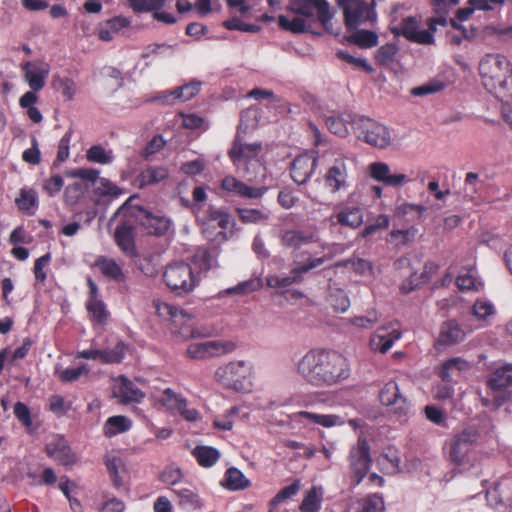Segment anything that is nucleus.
<instances>
[{"mask_svg":"<svg viewBox=\"0 0 512 512\" xmlns=\"http://www.w3.org/2000/svg\"><path fill=\"white\" fill-rule=\"evenodd\" d=\"M296 372L316 387H331L350 377L348 359L333 349H310L296 363Z\"/></svg>","mask_w":512,"mask_h":512,"instance_id":"f257e3e1","label":"nucleus"},{"mask_svg":"<svg viewBox=\"0 0 512 512\" xmlns=\"http://www.w3.org/2000/svg\"><path fill=\"white\" fill-rule=\"evenodd\" d=\"M287 11L295 14L293 18L285 15L278 17L281 29L294 34H300L309 29L311 23L317 20L326 30L333 17L330 5L326 0H289Z\"/></svg>","mask_w":512,"mask_h":512,"instance_id":"f03ea898","label":"nucleus"},{"mask_svg":"<svg viewBox=\"0 0 512 512\" xmlns=\"http://www.w3.org/2000/svg\"><path fill=\"white\" fill-rule=\"evenodd\" d=\"M484 87L498 99L512 97V66L509 60L499 53L485 54L478 65Z\"/></svg>","mask_w":512,"mask_h":512,"instance_id":"7ed1b4c3","label":"nucleus"},{"mask_svg":"<svg viewBox=\"0 0 512 512\" xmlns=\"http://www.w3.org/2000/svg\"><path fill=\"white\" fill-rule=\"evenodd\" d=\"M255 368L250 360L236 359L217 367L214 379L224 387L249 393L254 387Z\"/></svg>","mask_w":512,"mask_h":512,"instance_id":"20e7f679","label":"nucleus"},{"mask_svg":"<svg viewBox=\"0 0 512 512\" xmlns=\"http://www.w3.org/2000/svg\"><path fill=\"white\" fill-rule=\"evenodd\" d=\"M324 158L327 161L326 173L324 175L325 186L332 193L347 190L351 186L353 161L336 153H326Z\"/></svg>","mask_w":512,"mask_h":512,"instance_id":"39448f33","label":"nucleus"},{"mask_svg":"<svg viewBox=\"0 0 512 512\" xmlns=\"http://www.w3.org/2000/svg\"><path fill=\"white\" fill-rule=\"evenodd\" d=\"M252 109H248L241 115V120L238 126L236 138L233 142L232 148L229 150V157L236 167L242 162H248L255 159L262 150V145L259 142L246 143L241 137V132H247L249 129L256 125V120L249 123V119L254 115Z\"/></svg>","mask_w":512,"mask_h":512,"instance_id":"423d86ee","label":"nucleus"},{"mask_svg":"<svg viewBox=\"0 0 512 512\" xmlns=\"http://www.w3.org/2000/svg\"><path fill=\"white\" fill-rule=\"evenodd\" d=\"M135 196L130 197L117 211V214L131 216L146 230L148 234L162 235L170 227V220L164 216L152 214L131 202Z\"/></svg>","mask_w":512,"mask_h":512,"instance_id":"0eeeda50","label":"nucleus"},{"mask_svg":"<svg viewBox=\"0 0 512 512\" xmlns=\"http://www.w3.org/2000/svg\"><path fill=\"white\" fill-rule=\"evenodd\" d=\"M356 136L365 143L379 149H385L391 144L389 129L368 117H359L353 122Z\"/></svg>","mask_w":512,"mask_h":512,"instance_id":"6e6552de","label":"nucleus"},{"mask_svg":"<svg viewBox=\"0 0 512 512\" xmlns=\"http://www.w3.org/2000/svg\"><path fill=\"white\" fill-rule=\"evenodd\" d=\"M153 307L159 317L171 322L174 327V332L179 334L182 338L189 339L199 336V334L189 326L192 316L185 310L160 300H154Z\"/></svg>","mask_w":512,"mask_h":512,"instance_id":"1a4fd4ad","label":"nucleus"},{"mask_svg":"<svg viewBox=\"0 0 512 512\" xmlns=\"http://www.w3.org/2000/svg\"><path fill=\"white\" fill-rule=\"evenodd\" d=\"M163 280L170 290L178 294L189 293L198 284L192 268L184 262L169 264L163 272Z\"/></svg>","mask_w":512,"mask_h":512,"instance_id":"9d476101","label":"nucleus"},{"mask_svg":"<svg viewBox=\"0 0 512 512\" xmlns=\"http://www.w3.org/2000/svg\"><path fill=\"white\" fill-rule=\"evenodd\" d=\"M478 437V431L471 427L456 432L447 444L449 460L457 466H463Z\"/></svg>","mask_w":512,"mask_h":512,"instance_id":"9b49d317","label":"nucleus"},{"mask_svg":"<svg viewBox=\"0 0 512 512\" xmlns=\"http://www.w3.org/2000/svg\"><path fill=\"white\" fill-rule=\"evenodd\" d=\"M343 9L345 23L349 29H355L366 21H374L376 12L373 8L374 0L369 5L365 0H338Z\"/></svg>","mask_w":512,"mask_h":512,"instance_id":"f8f14e48","label":"nucleus"},{"mask_svg":"<svg viewBox=\"0 0 512 512\" xmlns=\"http://www.w3.org/2000/svg\"><path fill=\"white\" fill-rule=\"evenodd\" d=\"M235 347L233 342L224 340L194 342L188 346L186 355L191 359L202 360L231 353Z\"/></svg>","mask_w":512,"mask_h":512,"instance_id":"ddd939ff","label":"nucleus"},{"mask_svg":"<svg viewBox=\"0 0 512 512\" xmlns=\"http://www.w3.org/2000/svg\"><path fill=\"white\" fill-rule=\"evenodd\" d=\"M369 445L364 438H359L357 444L351 449L349 463L355 484H359L366 476L370 467Z\"/></svg>","mask_w":512,"mask_h":512,"instance_id":"4468645a","label":"nucleus"},{"mask_svg":"<svg viewBox=\"0 0 512 512\" xmlns=\"http://www.w3.org/2000/svg\"><path fill=\"white\" fill-rule=\"evenodd\" d=\"M231 224V218L226 210L210 208L202 219V232L208 239L219 236L225 238V231Z\"/></svg>","mask_w":512,"mask_h":512,"instance_id":"2eb2a0df","label":"nucleus"},{"mask_svg":"<svg viewBox=\"0 0 512 512\" xmlns=\"http://www.w3.org/2000/svg\"><path fill=\"white\" fill-rule=\"evenodd\" d=\"M395 35H402L407 40L422 44L431 45L434 43V35L428 29H421L419 22L414 17H406L402 22L391 29Z\"/></svg>","mask_w":512,"mask_h":512,"instance_id":"dca6fc26","label":"nucleus"},{"mask_svg":"<svg viewBox=\"0 0 512 512\" xmlns=\"http://www.w3.org/2000/svg\"><path fill=\"white\" fill-rule=\"evenodd\" d=\"M50 65L41 59L26 61L21 65L23 78L34 91L43 89L50 73Z\"/></svg>","mask_w":512,"mask_h":512,"instance_id":"f3484780","label":"nucleus"},{"mask_svg":"<svg viewBox=\"0 0 512 512\" xmlns=\"http://www.w3.org/2000/svg\"><path fill=\"white\" fill-rule=\"evenodd\" d=\"M368 173L375 181L394 188L404 186L411 181L405 173L393 172L385 162L371 163L368 166Z\"/></svg>","mask_w":512,"mask_h":512,"instance_id":"a211bd4d","label":"nucleus"},{"mask_svg":"<svg viewBox=\"0 0 512 512\" xmlns=\"http://www.w3.org/2000/svg\"><path fill=\"white\" fill-rule=\"evenodd\" d=\"M176 505L185 512L200 511L205 507V502L198 490L191 486L171 488Z\"/></svg>","mask_w":512,"mask_h":512,"instance_id":"6ab92c4d","label":"nucleus"},{"mask_svg":"<svg viewBox=\"0 0 512 512\" xmlns=\"http://www.w3.org/2000/svg\"><path fill=\"white\" fill-rule=\"evenodd\" d=\"M401 336V331L394 324L390 323L382 326L371 336V349L384 354L392 348L394 342L399 340Z\"/></svg>","mask_w":512,"mask_h":512,"instance_id":"aec40b11","label":"nucleus"},{"mask_svg":"<svg viewBox=\"0 0 512 512\" xmlns=\"http://www.w3.org/2000/svg\"><path fill=\"white\" fill-rule=\"evenodd\" d=\"M45 451L49 457L62 465H72L76 462L75 454L62 436H52L46 444Z\"/></svg>","mask_w":512,"mask_h":512,"instance_id":"412c9836","label":"nucleus"},{"mask_svg":"<svg viewBox=\"0 0 512 512\" xmlns=\"http://www.w3.org/2000/svg\"><path fill=\"white\" fill-rule=\"evenodd\" d=\"M113 395L122 404L140 402L144 393L123 375L114 379Z\"/></svg>","mask_w":512,"mask_h":512,"instance_id":"4be33fe9","label":"nucleus"},{"mask_svg":"<svg viewBox=\"0 0 512 512\" xmlns=\"http://www.w3.org/2000/svg\"><path fill=\"white\" fill-rule=\"evenodd\" d=\"M334 224L346 226L351 229L359 228L364 221V213L361 207L356 205H343L331 217Z\"/></svg>","mask_w":512,"mask_h":512,"instance_id":"5701e85b","label":"nucleus"},{"mask_svg":"<svg viewBox=\"0 0 512 512\" xmlns=\"http://www.w3.org/2000/svg\"><path fill=\"white\" fill-rule=\"evenodd\" d=\"M379 398L383 405L393 407L395 413L402 415L408 412L407 401L400 394L399 387L394 381H390L383 386Z\"/></svg>","mask_w":512,"mask_h":512,"instance_id":"b1692460","label":"nucleus"},{"mask_svg":"<svg viewBox=\"0 0 512 512\" xmlns=\"http://www.w3.org/2000/svg\"><path fill=\"white\" fill-rule=\"evenodd\" d=\"M488 503L494 508L507 506L512 502V478H502L487 490Z\"/></svg>","mask_w":512,"mask_h":512,"instance_id":"393cba45","label":"nucleus"},{"mask_svg":"<svg viewBox=\"0 0 512 512\" xmlns=\"http://www.w3.org/2000/svg\"><path fill=\"white\" fill-rule=\"evenodd\" d=\"M316 157L313 154L305 153L297 158L291 166V177L297 184H304L311 177L315 166Z\"/></svg>","mask_w":512,"mask_h":512,"instance_id":"a878e982","label":"nucleus"},{"mask_svg":"<svg viewBox=\"0 0 512 512\" xmlns=\"http://www.w3.org/2000/svg\"><path fill=\"white\" fill-rule=\"evenodd\" d=\"M221 188L240 197L258 199L264 195L266 188L251 187L233 176H226L221 182Z\"/></svg>","mask_w":512,"mask_h":512,"instance_id":"bb28decb","label":"nucleus"},{"mask_svg":"<svg viewBox=\"0 0 512 512\" xmlns=\"http://www.w3.org/2000/svg\"><path fill=\"white\" fill-rule=\"evenodd\" d=\"M470 313L482 326H489L497 315V308L492 300L481 297L475 300Z\"/></svg>","mask_w":512,"mask_h":512,"instance_id":"cd10ccee","label":"nucleus"},{"mask_svg":"<svg viewBox=\"0 0 512 512\" xmlns=\"http://www.w3.org/2000/svg\"><path fill=\"white\" fill-rule=\"evenodd\" d=\"M317 241V232L313 230H287L281 235V244L292 249H299Z\"/></svg>","mask_w":512,"mask_h":512,"instance_id":"c85d7f7f","label":"nucleus"},{"mask_svg":"<svg viewBox=\"0 0 512 512\" xmlns=\"http://www.w3.org/2000/svg\"><path fill=\"white\" fill-rule=\"evenodd\" d=\"M125 353V345L122 342L116 344L111 350L89 349L77 354V357L84 359H99L103 363H118Z\"/></svg>","mask_w":512,"mask_h":512,"instance_id":"c756f323","label":"nucleus"},{"mask_svg":"<svg viewBox=\"0 0 512 512\" xmlns=\"http://www.w3.org/2000/svg\"><path fill=\"white\" fill-rule=\"evenodd\" d=\"M466 333L461 325L455 320H448L441 325L438 344L440 345H454L463 341Z\"/></svg>","mask_w":512,"mask_h":512,"instance_id":"7c9ffc66","label":"nucleus"},{"mask_svg":"<svg viewBox=\"0 0 512 512\" xmlns=\"http://www.w3.org/2000/svg\"><path fill=\"white\" fill-rule=\"evenodd\" d=\"M134 229L131 225L123 223L119 225L114 233V239L118 247L128 256L135 255Z\"/></svg>","mask_w":512,"mask_h":512,"instance_id":"2f4dec72","label":"nucleus"},{"mask_svg":"<svg viewBox=\"0 0 512 512\" xmlns=\"http://www.w3.org/2000/svg\"><path fill=\"white\" fill-rule=\"evenodd\" d=\"M294 420L300 418L307 419L308 421L323 426L325 428H332L342 426L345 424V419L336 414H318L308 411H300L293 415Z\"/></svg>","mask_w":512,"mask_h":512,"instance_id":"473e14b6","label":"nucleus"},{"mask_svg":"<svg viewBox=\"0 0 512 512\" xmlns=\"http://www.w3.org/2000/svg\"><path fill=\"white\" fill-rule=\"evenodd\" d=\"M133 426V421L124 415L109 417L103 424V434L108 437L128 432Z\"/></svg>","mask_w":512,"mask_h":512,"instance_id":"72a5a7b5","label":"nucleus"},{"mask_svg":"<svg viewBox=\"0 0 512 512\" xmlns=\"http://www.w3.org/2000/svg\"><path fill=\"white\" fill-rule=\"evenodd\" d=\"M191 454L197 461L198 465L204 468L213 467L221 456L218 449L206 445H197L192 449Z\"/></svg>","mask_w":512,"mask_h":512,"instance_id":"f704fd0d","label":"nucleus"},{"mask_svg":"<svg viewBox=\"0 0 512 512\" xmlns=\"http://www.w3.org/2000/svg\"><path fill=\"white\" fill-rule=\"evenodd\" d=\"M324 491L320 486H313L304 493L303 501L300 504L301 512H319L323 501Z\"/></svg>","mask_w":512,"mask_h":512,"instance_id":"c9c22d12","label":"nucleus"},{"mask_svg":"<svg viewBox=\"0 0 512 512\" xmlns=\"http://www.w3.org/2000/svg\"><path fill=\"white\" fill-rule=\"evenodd\" d=\"M129 25L130 21L126 17L120 16L110 19L100 27L98 33L99 39L103 41H111L122 29Z\"/></svg>","mask_w":512,"mask_h":512,"instance_id":"e433bc0d","label":"nucleus"},{"mask_svg":"<svg viewBox=\"0 0 512 512\" xmlns=\"http://www.w3.org/2000/svg\"><path fill=\"white\" fill-rule=\"evenodd\" d=\"M456 285L462 291H479L484 286L474 268H469L460 272L456 279Z\"/></svg>","mask_w":512,"mask_h":512,"instance_id":"4c0bfd02","label":"nucleus"},{"mask_svg":"<svg viewBox=\"0 0 512 512\" xmlns=\"http://www.w3.org/2000/svg\"><path fill=\"white\" fill-rule=\"evenodd\" d=\"M200 88L201 82L191 81L188 84L174 89L168 95H165L163 101L166 103H171L177 99L181 101H188L200 91Z\"/></svg>","mask_w":512,"mask_h":512,"instance_id":"58836bf2","label":"nucleus"},{"mask_svg":"<svg viewBox=\"0 0 512 512\" xmlns=\"http://www.w3.org/2000/svg\"><path fill=\"white\" fill-rule=\"evenodd\" d=\"M512 384V364L496 369L488 380V386L493 390H500Z\"/></svg>","mask_w":512,"mask_h":512,"instance_id":"ea45409f","label":"nucleus"},{"mask_svg":"<svg viewBox=\"0 0 512 512\" xmlns=\"http://www.w3.org/2000/svg\"><path fill=\"white\" fill-rule=\"evenodd\" d=\"M168 176V171L164 167L150 166L143 170L137 178L138 185L143 188L148 185L157 184Z\"/></svg>","mask_w":512,"mask_h":512,"instance_id":"a19ab883","label":"nucleus"},{"mask_svg":"<svg viewBox=\"0 0 512 512\" xmlns=\"http://www.w3.org/2000/svg\"><path fill=\"white\" fill-rule=\"evenodd\" d=\"M96 267L101 271V273L115 281H123L124 273L122 271L121 266L112 258L100 257L96 260Z\"/></svg>","mask_w":512,"mask_h":512,"instance_id":"79ce46f5","label":"nucleus"},{"mask_svg":"<svg viewBox=\"0 0 512 512\" xmlns=\"http://www.w3.org/2000/svg\"><path fill=\"white\" fill-rule=\"evenodd\" d=\"M223 486L229 490L237 491L250 486V481L237 468H229L224 477Z\"/></svg>","mask_w":512,"mask_h":512,"instance_id":"37998d69","label":"nucleus"},{"mask_svg":"<svg viewBox=\"0 0 512 512\" xmlns=\"http://www.w3.org/2000/svg\"><path fill=\"white\" fill-rule=\"evenodd\" d=\"M470 363L462 358H451L442 364L440 376L444 381L452 380L454 372H464L470 369Z\"/></svg>","mask_w":512,"mask_h":512,"instance_id":"c03bdc74","label":"nucleus"},{"mask_svg":"<svg viewBox=\"0 0 512 512\" xmlns=\"http://www.w3.org/2000/svg\"><path fill=\"white\" fill-rule=\"evenodd\" d=\"M54 89L62 94L66 101H71L77 94L76 82L69 77L55 76L52 81Z\"/></svg>","mask_w":512,"mask_h":512,"instance_id":"a18cd8bd","label":"nucleus"},{"mask_svg":"<svg viewBox=\"0 0 512 512\" xmlns=\"http://www.w3.org/2000/svg\"><path fill=\"white\" fill-rule=\"evenodd\" d=\"M399 47L395 44L387 43L380 46L375 52V61L378 65L389 67L397 58Z\"/></svg>","mask_w":512,"mask_h":512,"instance_id":"49530a36","label":"nucleus"},{"mask_svg":"<svg viewBox=\"0 0 512 512\" xmlns=\"http://www.w3.org/2000/svg\"><path fill=\"white\" fill-rule=\"evenodd\" d=\"M155 400L161 406L176 413L181 409V407L183 408V404L185 402V399L169 388L165 389L159 396H155Z\"/></svg>","mask_w":512,"mask_h":512,"instance_id":"de8ad7c7","label":"nucleus"},{"mask_svg":"<svg viewBox=\"0 0 512 512\" xmlns=\"http://www.w3.org/2000/svg\"><path fill=\"white\" fill-rule=\"evenodd\" d=\"M106 467L116 487H120L123 483L120 472L124 469L122 458L116 453H108L106 455Z\"/></svg>","mask_w":512,"mask_h":512,"instance_id":"09e8293b","label":"nucleus"},{"mask_svg":"<svg viewBox=\"0 0 512 512\" xmlns=\"http://www.w3.org/2000/svg\"><path fill=\"white\" fill-rule=\"evenodd\" d=\"M86 307L93 321L99 324L106 323L109 317V312L107 311L105 304L100 298L88 299Z\"/></svg>","mask_w":512,"mask_h":512,"instance_id":"8fccbe9b","label":"nucleus"},{"mask_svg":"<svg viewBox=\"0 0 512 512\" xmlns=\"http://www.w3.org/2000/svg\"><path fill=\"white\" fill-rule=\"evenodd\" d=\"M86 158L90 162L107 165L114 161V154L112 150L105 149L100 145H94L87 150Z\"/></svg>","mask_w":512,"mask_h":512,"instance_id":"3c124183","label":"nucleus"},{"mask_svg":"<svg viewBox=\"0 0 512 512\" xmlns=\"http://www.w3.org/2000/svg\"><path fill=\"white\" fill-rule=\"evenodd\" d=\"M87 185L82 181H74L68 184L64 191V201L67 205H75L83 197Z\"/></svg>","mask_w":512,"mask_h":512,"instance_id":"603ef678","label":"nucleus"},{"mask_svg":"<svg viewBox=\"0 0 512 512\" xmlns=\"http://www.w3.org/2000/svg\"><path fill=\"white\" fill-rule=\"evenodd\" d=\"M302 280L301 276L295 272V268L291 271L290 276H278V275H269L266 278L267 285L271 288L284 290L296 282H300Z\"/></svg>","mask_w":512,"mask_h":512,"instance_id":"864d4df0","label":"nucleus"},{"mask_svg":"<svg viewBox=\"0 0 512 512\" xmlns=\"http://www.w3.org/2000/svg\"><path fill=\"white\" fill-rule=\"evenodd\" d=\"M237 213L243 223H263L269 219V213L261 209L238 208Z\"/></svg>","mask_w":512,"mask_h":512,"instance_id":"5fc2aeb1","label":"nucleus"},{"mask_svg":"<svg viewBox=\"0 0 512 512\" xmlns=\"http://www.w3.org/2000/svg\"><path fill=\"white\" fill-rule=\"evenodd\" d=\"M166 0H126L128 6L137 13L151 12L164 6Z\"/></svg>","mask_w":512,"mask_h":512,"instance_id":"6e6d98bb","label":"nucleus"},{"mask_svg":"<svg viewBox=\"0 0 512 512\" xmlns=\"http://www.w3.org/2000/svg\"><path fill=\"white\" fill-rule=\"evenodd\" d=\"M417 233L415 227H410L405 230H393L389 233L387 241L395 244L396 246H402L413 241Z\"/></svg>","mask_w":512,"mask_h":512,"instance_id":"4d7b16f0","label":"nucleus"},{"mask_svg":"<svg viewBox=\"0 0 512 512\" xmlns=\"http://www.w3.org/2000/svg\"><path fill=\"white\" fill-rule=\"evenodd\" d=\"M383 510V498L379 494H372L359 502V508L356 512H382Z\"/></svg>","mask_w":512,"mask_h":512,"instance_id":"13d9d810","label":"nucleus"},{"mask_svg":"<svg viewBox=\"0 0 512 512\" xmlns=\"http://www.w3.org/2000/svg\"><path fill=\"white\" fill-rule=\"evenodd\" d=\"M160 479L163 483L172 486V488L182 487L180 484L184 479V474L179 467L169 466L161 473Z\"/></svg>","mask_w":512,"mask_h":512,"instance_id":"bf43d9fd","label":"nucleus"},{"mask_svg":"<svg viewBox=\"0 0 512 512\" xmlns=\"http://www.w3.org/2000/svg\"><path fill=\"white\" fill-rule=\"evenodd\" d=\"M300 490V482L295 481L291 485H288L281 489L274 498L270 501V505L272 507H276L284 502H286L288 499H291L293 496H295Z\"/></svg>","mask_w":512,"mask_h":512,"instance_id":"052dcab7","label":"nucleus"},{"mask_svg":"<svg viewBox=\"0 0 512 512\" xmlns=\"http://www.w3.org/2000/svg\"><path fill=\"white\" fill-rule=\"evenodd\" d=\"M89 371L86 365H82L76 368H65L57 369L56 374L62 382H74L78 380L82 375L87 374Z\"/></svg>","mask_w":512,"mask_h":512,"instance_id":"680f3d73","label":"nucleus"},{"mask_svg":"<svg viewBox=\"0 0 512 512\" xmlns=\"http://www.w3.org/2000/svg\"><path fill=\"white\" fill-rule=\"evenodd\" d=\"M353 42L362 48H370L378 43V36L375 32L359 30L352 36Z\"/></svg>","mask_w":512,"mask_h":512,"instance_id":"e2e57ef3","label":"nucleus"},{"mask_svg":"<svg viewBox=\"0 0 512 512\" xmlns=\"http://www.w3.org/2000/svg\"><path fill=\"white\" fill-rule=\"evenodd\" d=\"M16 204L20 210L29 211L37 204V193L33 189H21Z\"/></svg>","mask_w":512,"mask_h":512,"instance_id":"0e129e2a","label":"nucleus"},{"mask_svg":"<svg viewBox=\"0 0 512 512\" xmlns=\"http://www.w3.org/2000/svg\"><path fill=\"white\" fill-rule=\"evenodd\" d=\"M72 408V403L63 396L55 394L49 398V410L58 416L66 414Z\"/></svg>","mask_w":512,"mask_h":512,"instance_id":"69168bd1","label":"nucleus"},{"mask_svg":"<svg viewBox=\"0 0 512 512\" xmlns=\"http://www.w3.org/2000/svg\"><path fill=\"white\" fill-rule=\"evenodd\" d=\"M326 125L329 131L337 136L345 137L348 135V128L345 121L339 116H329L326 118Z\"/></svg>","mask_w":512,"mask_h":512,"instance_id":"338daca9","label":"nucleus"},{"mask_svg":"<svg viewBox=\"0 0 512 512\" xmlns=\"http://www.w3.org/2000/svg\"><path fill=\"white\" fill-rule=\"evenodd\" d=\"M329 301L337 312H346L350 306L349 298L342 290H337L335 293L331 294Z\"/></svg>","mask_w":512,"mask_h":512,"instance_id":"774afa93","label":"nucleus"}]
</instances>
